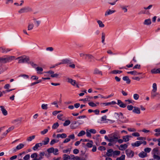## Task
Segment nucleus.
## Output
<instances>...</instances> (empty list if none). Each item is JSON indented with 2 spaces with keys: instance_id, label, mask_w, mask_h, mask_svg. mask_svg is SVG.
Here are the masks:
<instances>
[{
  "instance_id": "nucleus-1",
  "label": "nucleus",
  "mask_w": 160,
  "mask_h": 160,
  "mask_svg": "<svg viewBox=\"0 0 160 160\" xmlns=\"http://www.w3.org/2000/svg\"><path fill=\"white\" fill-rule=\"evenodd\" d=\"M16 59H19V63H29L34 68H36L37 66L36 64L32 62H28L29 60V58L25 55L19 57L17 58Z\"/></svg>"
},
{
  "instance_id": "nucleus-2",
  "label": "nucleus",
  "mask_w": 160,
  "mask_h": 160,
  "mask_svg": "<svg viewBox=\"0 0 160 160\" xmlns=\"http://www.w3.org/2000/svg\"><path fill=\"white\" fill-rule=\"evenodd\" d=\"M15 57L13 56H6L4 57L0 58V62L3 63H6L9 62L14 59Z\"/></svg>"
},
{
  "instance_id": "nucleus-3",
  "label": "nucleus",
  "mask_w": 160,
  "mask_h": 160,
  "mask_svg": "<svg viewBox=\"0 0 160 160\" xmlns=\"http://www.w3.org/2000/svg\"><path fill=\"white\" fill-rule=\"evenodd\" d=\"M114 115L115 118L118 120L122 122V119L123 118V116L122 112H115Z\"/></svg>"
},
{
  "instance_id": "nucleus-4",
  "label": "nucleus",
  "mask_w": 160,
  "mask_h": 160,
  "mask_svg": "<svg viewBox=\"0 0 160 160\" xmlns=\"http://www.w3.org/2000/svg\"><path fill=\"white\" fill-rule=\"evenodd\" d=\"M125 153L127 156L129 158L133 157L134 154V152L133 151L128 149L126 150Z\"/></svg>"
},
{
  "instance_id": "nucleus-5",
  "label": "nucleus",
  "mask_w": 160,
  "mask_h": 160,
  "mask_svg": "<svg viewBox=\"0 0 160 160\" xmlns=\"http://www.w3.org/2000/svg\"><path fill=\"white\" fill-rule=\"evenodd\" d=\"M72 60L68 58H66L63 59L61 60V62L59 63V64H72Z\"/></svg>"
},
{
  "instance_id": "nucleus-6",
  "label": "nucleus",
  "mask_w": 160,
  "mask_h": 160,
  "mask_svg": "<svg viewBox=\"0 0 160 160\" xmlns=\"http://www.w3.org/2000/svg\"><path fill=\"white\" fill-rule=\"evenodd\" d=\"M31 9L28 7H26L22 8L18 12L22 13L27 12L31 11Z\"/></svg>"
},
{
  "instance_id": "nucleus-7",
  "label": "nucleus",
  "mask_w": 160,
  "mask_h": 160,
  "mask_svg": "<svg viewBox=\"0 0 160 160\" xmlns=\"http://www.w3.org/2000/svg\"><path fill=\"white\" fill-rule=\"evenodd\" d=\"M110 135V136L113 138V139L115 140V141H116L117 139H118L120 138V136L118 133L117 132H114Z\"/></svg>"
},
{
  "instance_id": "nucleus-8",
  "label": "nucleus",
  "mask_w": 160,
  "mask_h": 160,
  "mask_svg": "<svg viewBox=\"0 0 160 160\" xmlns=\"http://www.w3.org/2000/svg\"><path fill=\"white\" fill-rule=\"evenodd\" d=\"M117 104L121 108H125L126 107V104L123 103L121 100H118Z\"/></svg>"
},
{
  "instance_id": "nucleus-9",
  "label": "nucleus",
  "mask_w": 160,
  "mask_h": 160,
  "mask_svg": "<svg viewBox=\"0 0 160 160\" xmlns=\"http://www.w3.org/2000/svg\"><path fill=\"white\" fill-rule=\"evenodd\" d=\"M128 147V145L126 144L120 145V147L118 148L119 150L121 151H124Z\"/></svg>"
},
{
  "instance_id": "nucleus-10",
  "label": "nucleus",
  "mask_w": 160,
  "mask_h": 160,
  "mask_svg": "<svg viewBox=\"0 0 160 160\" xmlns=\"http://www.w3.org/2000/svg\"><path fill=\"white\" fill-rule=\"evenodd\" d=\"M43 144L42 143H36L35 145L33 147L32 149L36 151L39 148L41 147L42 146Z\"/></svg>"
},
{
  "instance_id": "nucleus-11",
  "label": "nucleus",
  "mask_w": 160,
  "mask_h": 160,
  "mask_svg": "<svg viewBox=\"0 0 160 160\" xmlns=\"http://www.w3.org/2000/svg\"><path fill=\"white\" fill-rule=\"evenodd\" d=\"M116 12V11L115 10H111L110 9L108 10L106 12L105 14V16H107L108 15L111 14Z\"/></svg>"
},
{
  "instance_id": "nucleus-12",
  "label": "nucleus",
  "mask_w": 160,
  "mask_h": 160,
  "mask_svg": "<svg viewBox=\"0 0 160 160\" xmlns=\"http://www.w3.org/2000/svg\"><path fill=\"white\" fill-rule=\"evenodd\" d=\"M132 112L135 113L139 114L140 113V109L137 107H134V109L132 110Z\"/></svg>"
},
{
  "instance_id": "nucleus-13",
  "label": "nucleus",
  "mask_w": 160,
  "mask_h": 160,
  "mask_svg": "<svg viewBox=\"0 0 160 160\" xmlns=\"http://www.w3.org/2000/svg\"><path fill=\"white\" fill-rule=\"evenodd\" d=\"M132 137L129 135H127L123 136L122 138L124 142H127L129 140V138H132Z\"/></svg>"
},
{
  "instance_id": "nucleus-14",
  "label": "nucleus",
  "mask_w": 160,
  "mask_h": 160,
  "mask_svg": "<svg viewBox=\"0 0 160 160\" xmlns=\"http://www.w3.org/2000/svg\"><path fill=\"white\" fill-rule=\"evenodd\" d=\"M67 137V134L64 133H63L61 134H57L56 135V138H66Z\"/></svg>"
},
{
  "instance_id": "nucleus-15",
  "label": "nucleus",
  "mask_w": 160,
  "mask_h": 160,
  "mask_svg": "<svg viewBox=\"0 0 160 160\" xmlns=\"http://www.w3.org/2000/svg\"><path fill=\"white\" fill-rule=\"evenodd\" d=\"M141 141H136L134 143H132L131 145L132 147H137L139 146L141 144Z\"/></svg>"
},
{
  "instance_id": "nucleus-16",
  "label": "nucleus",
  "mask_w": 160,
  "mask_h": 160,
  "mask_svg": "<svg viewBox=\"0 0 160 160\" xmlns=\"http://www.w3.org/2000/svg\"><path fill=\"white\" fill-rule=\"evenodd\" d=\"M113 149H110L107 150V152L106 153V155L108 157H112V154H113Z\"/></svg>"
},
{
  "instance_id": "nucleus-17",
  "label": "nucleus",
  "mask_w": 160,
  "mask_h": 160,
  "mask_svg": "<svg viewBox=\"0 0 160 160\" xmlns=\"http://www.w3.org/2000/svg\"><path fill=\"white\" fill-rule=\"evenodd\" d=\"M1 110L2 112V114L4 116H6L8 114V112L5 109L3 106H0Z\"/></svg>"
},
{
  "instance_id": "nucleus-18",
  "label": "nucleus",
  "mask_w": 160,
  "mask_h": 160,
  "mask_svg": "<svg viewBox=\"0 0 160 160\" xmlns=\"http://www.w3.org/2000/svg\"><path fill=\"white\" fill-rule=\"evenodd\" d=\"M67 79L68 80V82L70 83L73 86H75L76 84V82L75 80L69 78H68Z\"/></svg>"
},
{
  "instance_id": "nucleus-19",
  "label": "nucleus",
  "mask_w": 160,
  "mask_h": 160,
  "mask_svg": "<svg viewBox=\"0 0 160 160\" xmlns=\"http://www.w3.org/2000/svg\"><path fill=\"white\" fill-rule=\"evenodd\" d=\"M151 72L153 74L160 73V68L153 69L151 70Z\"/></svg>"
},
{
  "instance_id": "nucleus-20",
  "label": "nucleus",
  "mask_w": 160,
  "mask_h": 160,
  "mask_svg": "<svg viewBox=\"0 0 160 160\" xmlns=\"http://www.w3.org/2000/svg\"><path fill=\"white\" fill-rule=\"evenodd\" d=\"M14 128V126H12L10 128H9L8 129H7L5 132H4L3 134V136H6L8 132H10V131H12V130H13Z\"/></svg>"
},
{
  "instance_id": "nucleus-21",
  "label": "nucleus",
  "mask_w": 160,
  "mask_h": 160,
  "mask_svg": "<svg viewBox=\"0 0 160 160\" xmlns=\"http://www.w3.org/2000/svg\"><path fill=\"white\" fill-rule=\"evenodd\" d=\"M138 156L140 158H143L147 157V153L142 151L138 154Z\"/></svg>"
},
{
  "instance_id": "nucleus-22",
  "label": "nucleus",
  "mask_w": 160,
  "mask_h": 160,
  "mask_svg": "<svg viewBox=\"0 0 160 160\" xmlns=\"http://www.w3.org/2000/svg\"><path fill=\"white\" fill-rule=\"evenodd\" d=\"M151 23V21L150 19H145L143 22V24L147 25H149Z\"/></svg>"
},
{
  "instance_id": "nucleus-23",
  "label": "nucleus",
  "mask_w": 160,
  "mask_h": 160,
  "mask_svg": "<svg viewBox=\"0 0 160 160\" xmlns=\"http://www.w3.org/2000/svg\"><path fill=\"white\" fill-rule=\"evenodd\" d=\"M122 79L124 81H126V83L128 84H129L130 83L131 80L129 79L128 77L127 76L123 77Z\"/></svg>"
},
{
  "instance_id": "nucleus-24",
  "label": "nucleus",
  "mask_w": 160,
  "mask_h": 160,
  "mask_svg": "<svg viewBox=\"0 0 160 160\" xmlns=\"http://www.w3.org/2000/svg\"><path fill=\"white\" fill-rule=\"evenodd\" d=\"M1 51L2 53H7L11 50L8 48H5L2 47L1 48Z\"/></svg>"
},
{
  "instance_id": "nucleus-25",
  "label": "nucleus",
  "mask_w": 160,
  "mask_h": 160,
  "mask_svg": "<svg viewBox=\"0 0 160 160\" xmlns=\"http://www.w3.org/2000/svg\"><path fill=\"white\" fill-rule=\"evenodd\" d=\"M83 123V121H82L80 120H78L75 121H74L72 122V124L75 125L77 123H78V125H80L82 124Z\"/></svg>"
},
{
  "instance_id": "nucleus-26",
  "label": "nucleus",
  "mask_w": 160,
  "mask_h": 160,
  "mask_svg": "<svg viewBox=\"0 0 160 160\" xmlns=\"http://www.w3.org/2000/svg\"><path fill=\"white\" fill-rule=\"evenodd\" d=\"M93 74H100L102 75V72L101 71H100L99 69L96 68L94 69Z\"/></svg>"
},
{
  "instance_id": "nucleus-27",
  "label": "nucleus",
  "mask_w": 160,
  "mask_h": 160,
  "mask_svg": "<svg viewBox=\"0 0 160 160\" xmlns=\"http://www.w3.org/2000/svg\"><path fill=\"white\" fill-rule=\"evenodd\" d=\"M45 153L42 152H40L39 157L38 158L39 160H41L43 158V157L44 156Z\"/></svg>"
},
{
  "instance_id": "nucleus-28",
  "label": "nucleus",
  "mask_w": 160,
  "mask_h": 160,
  "mask_svg": "<svg viewBox=\"0 0 160 160\" xmlns=\"http://www.w3.org/2000/svg\"><path fill=\"white\" fill-rule=\"evenodd\" d=\"M49 138L48 137H46L45 138V140L42 141V143L43 145H46L49 142Z\"/></svg>"
},
{
  "instance_id": "nucleus-29",
  "label": "nucleus",
  "mask_w": 160,
  "mask_h": 160,
  "mask_svg": "<svg viewBox=\"0 0 160 160\" xmlns=\"http://www.w3.org/2000/svg\"><path fill=\"white\" fill-rule=\"evenodd\" d=\"M34 27V25L33 23H29L28 27V30L30 31L32 30Z\"/></svg>"
},
{
  "instance_id": "nucleus-30",
  "label": "nucleus",
  "mask_w": 160,
  "mask_h": 160,
  "mask_svg": "<svg viewBox=\"0 0 160 160\" xmlns=\"http://www.w3.org/2000/svg\"><path fill=\"white\" fill-rule=\"evenodd\" d=\"M122 72V71L120 70H114L113 71H112L111 72V73L113 74H117V73H120Z\"/></svg>"
},
{
  "instance_id": "nucleus-31",
  "label": "nucleus",
  "mask_w": 160,
  "mask_h": 160,
  "mask_svg": "<svg viewBox=\"0 0 160 160\" xmlns=\"http://www.w3.org/2000/svg\"><path fill=\"white\" fill-rule=\"evenodd\" d=\"M35 68L36 71L39 72H38V73H39L40 74H42V73L40 72H42L43 71V69L42 68L38 67L37 68L36 67Z\"/></svg>"
},
{
  "instance_id": "nucleus-32",
  "label": "nucleus",
  "mask_w": 160,
  "mask_h": 160,
  "mask_svg": "<svg viewBox=\"0 0 160 160\" xmlns=\"http://www.w3.org/2000/svg\"><path fill=\"white\" fill-rule=\"evenodd\" d=\"M93 142L92 141H90L89 142H88L86 144V146L88 148H90L92 147Z\"/></svg>"
},
{
  "instance_id": "nucleus-33",
  "label": "nucleus",
  "mask_w": 160,
  "mask_h": 160,
  "mask_svg": "<svg viewBox=\"0 0 160 160\" xmlns=\"http://www.w3.org/2000/svg\"><path fill=\"white\" fill-rule=\"evenodd\" d=\"M109 138L108 140V141L110 142H114V143H115V140L113 139V138L110 136V135L109 136Z\"/></svg>"
},
{
  "instance_id": "nucleus-34",
  "label": "nucleus",
  "mask_w": 160,
  "mask_h": 160,
  "mask_svg": "<svg viewBox=\"0 0 160 160\" xmlns=\"http://www.w3.org/2000/svg\"><path fill=\"white\" fill-rule=\"evenodd\" d=\"M128 7V6H123L122 5H120V7L122 9V10L124 11V12H126L128 11V9L127 8Z\"/></svg>"
},
{
  "instance_id": "nucleus-35",
  "label": "nucleus",
  "mask_w": 160,
  "mask_h": 160,
  "mask_svg": "<svg viewBox=\"0 0 160 160\" xmlns=\"http://www.w3.org/2000/svg\"><path fill=\"white\" fill-rule=\"evenodd\" d=\"M97 22L100 27L103 28L104 27V25L102 23L101 21L98 20L97 21Z\"/></svg>"
},
{
  "instance_id": "nucleus-36",
  "label": "nucleus",
  "mask_w": 160,
  "mask_h": 160,
  "mask_svg": "<svg viewBox=\"0 0 160 160\" xmlns=\"http://www.w3.org/2000/svg\"><path fill=\"white\" fill-rule=\"evenodd\" d=\"M24 145L23 144L21 143H20L16 147L17 149L18 150H20L23 148L24 147Z\"/></svg>"
},
{
  "instance_id": "nucleus-37",
  "label": "nucleus",
  "mask_w": 160,
  "mask_h": 160,
  "mask_svg": "<svg viewBox=\"0 0 160 160\" xmlns=\"http://www.w3.org/2000/svg\"><path fill=\"white\" fill-rule=\"evenodd\" d=\"M63 158L65 160L70 159V156L66 154H64L63 155Z\"/></svg>"
},
{
  "instance_id": "nucleus-38",
  "label": "nucleus",
  "mask_w": 160,
  "mask_h": 160,
  "mask_svg": "<svg viewBox=\"0 0 160 160\" xmlns=\"http://www.w3.org/2000/svg\"><path fill=\"white\" fill-rule=\"evenodd\" d=\"M102 43H103L104 44H105V43H104V41L105 34L104 32H102Z\"/></svg>"
},
{
  "instance_id": "nucleus-39",
  "label": "nucleus",
  "mask_w": 160,
  "mask_h": 160,
  "mask_svg": "<svg viewBox=\"0 0 160 160\" xmlns=\"http://www.w3.org/2000/svg\"><path fill=\"white\" fill-rule=\"evenodd\" d=\"M153 89L152 91H153L154 92H156L157 90V84L156 83H154L152 85Z\"/></svg>"
},
{
  "instance_id": "nucleus-40",
  "label": "nucleus",
  "mask_w": 160,
  "mask_h": 160,
  "mask_svg": "<svg viewBox=\"0 0 160 160\" xmlns=\"http://www.w3.org/2000/svg\"><path fill=\"white\" fill-rule=\"evenodd\" d=\"M59 125L58 122L54 123L52 126V128L53 129H56L59 126Z\"/></svg>"
},
{
  "instance_id": "nucleus-41",
  "label": "nucleus",
  "mask_w": 160,
  "mask_h": 160,
  "mask_svg": "<svg viewBox=\"0 0 160 160\" xmlns=\"http://www.w3.org/2000/svg\"><path fill=\"white\" fill-rule=\"evenodd\" d=\"M85 134V131L82 130L78 134V137H81L82 136Z\"/></svg>"
},
{
  "instance_id": "nucleus-42",
  "label": "nucleus",
  "mask_w": 160,
  "mask_h": 160,
  "mask_svg": "<svg viewBox=\"0 0 160 160\" xmlns=\"http://www.w3.org/2000/svg\"><path fill=\"white\" fill-rule=\"evenodd\" d=\"M71 123V122L69 120H66L63 124V125L64 126H66L68 125Z\"/></svg>"
},
{
  "instance_id": "nucleus-43",
  "label": "nucleus",
  "mask_w": 160,
  "mask_h": 160,
  "mask_svg": "<svg viewBox=\"0 0 160 160\" xmlns=\"http://www.w3.org/2000/svg\"><path fill=\"white\" fill-rule=\"evenodd\" d=\"M17 150H18L17 149L16 147V148H13L12 149L9 150V153H12L15 152Z\"/></svg>"
},
{
  "instance_id": "nucleus-44",
  "label": "nucleus",
  "mask_w": 160,
  "mask_h": 160,
  "mask_svg": "<svg viewBox=\"0 0 160 160\" xmlns=\"http://www.w3.org/2000/svg\"><path fill=\"white\" fill-rule=\"evenodd\" d=\"M62 151L63 153L69 154L71 151V149L68 148L67 149L63 150Z\"/></svg>"
},
{
  "instance_id": "nucleus-45",
  "label": "nucleus",
  "mask_w": 160,
  "mask_h": 160,
  "mask_svg": "<svg viewBox=\"0 0 160 160\" xmlns=\"http://www.w3.org/2000/svg\"><path fill=\"white\" fill-rule=\"evenodd\" d=\"M125 155H122L120 157L117 158L116 160H124L125 159Z\"/></svg>"
},
{
  "instance_id": "nucleus-46",
  "label": "nucleus",
  "mask_w": 160,
  "mask_h": 160,
  "mask_svg": "<svg viewBox=\"0 0 160 160\" xmlns=\"http://www.w3.org/2000/svg\"><path fill=\"white\" fill-rule=\"evenodd\" d=\"M54 148L53 147H52L48 149L47 152L48 153H51L52 152L53 153V152L54 151Z\"/></svg>"
},
{
  "instance_id": "nucleus-47",
  "label": "nucleus",
  "mask_w": 160,
  "mask_h": 160,
  "mask_svg": "<svg viewBox=\"0 0 160 160\" xmlns=\"http://www.w3.org/2000/svg\"><path fill=\"white\" fill-rule=\"evenodd\" d=\"M35 138V136L33 135L32 136H30L28 138L27 140L29 142L32 141L33 139H34Z\"/></svg>"
},
{
  "instance_id": "nucleus-48",
  "label": "nucleus",
  "mask_w": 160,
  "mask_h": 160,
  "mask_svg": "<svg viewBox=\"0 0 160 160\" xmlns=\"http://www.w3.org/2000/svg\"><path fill=\"white\" fill-rule=\"evenodd\" d=\"M59 141V140H55V139H52V140L51 141L50 144L51 145H52L53 144H54L55 143L58 142Z\"/></svg>"
},
{
  "instance_id": "nucleus-49",
  "label": "nucleus",
  "mask_w": 160,
  "mask_h": 160,
  "mask_svg": "<svg viewBox=\"0 0 160 160\" xmlns=\"http://www.w3.org/2000/svg\"><path fill=\"white\" fill-rule=\"evenodd\" d=\"M128 74H130L132 75H137V72L136 71L127 72Z\"/></svg>"
},
{
  "instance_id": "nucleus-50",
  "label": "nucleus",
  "mask_w": 160,
  "mask_h": 160,
  "mask_svg": "<svg viewBox=\"0 0 160 160\" xmlns=\"http://www.w3.org/2000/svg\"><path fill=\"white\" fill-rule=\"evenodd\" d=\"M41 108L43 109L47 110L48 109V105L47 104H43L41 105Z\"/></svg>"
},
{
  "instance_id": "nucleus-51",
  "label": "nucleus",
  "mask_w": 160,
  "mask_h": 160,
  "mask_svg": "<svg viewBox=\"0 0 160 160\" xmlns=\"http://www.w3.org/2000/svg\"><path fill=\"white\" fill-rule=\"evenodd\" d=\"M120 153V151H113V155H116V156H118L119 155Z\"/></svg>"
},
{
  "instance_id": "nucleus-52",
  "label": "nucleus",
  "mask_w": 160,
  "mask_h": 160,
  "mask_svg": "<svg viewBox=\"0 0 160 160\" xmlns=\"http://www.w3.org/2000/svg\"><path fill=\"white\" fill-rule=\"evenodd\" d=\"M30 158V155L29 154L26 155L23 158V159L24 160H28Z\"/></svg>"
},
{
  "instance_id": "nucleus-53",
  "label": "nucleus",
  "mask_w": 160,
  "mask_h": 160,
  "mask_svg": "<svg viewBox=\"0 0 160 160\" xmlns=\"http://www.w3.org/2000/svg\"><path fill=\"white\" fill-rule=\"evenodd\" d=\"M107 120V116L104 115L101 117V121L104 122H105V121Z\"/></svg>"
},
{
  "instance_id": "nucleus-54",
  "label": "nucleus",
  "mask_w": 160,
  "mask_h": 160,
  "mask_svg": "<svg viewBox=\"0 0 160 160\" xmlns=\"http://www.w3.org/2000/svg\"><path fill=\"white\" fill-rule=\"evenodd\" d=\"M154 158L156 160H160V157L155 154H154L153 155V156Z\"/></svg>"
},
{
  "instance_id": "nucleus-55",
  "label": "nucleus",
  "mask_w": 160,
  "mask_h": 160,
  "mask_svg": "<svg viewBox=\"0 0 160 160\" xmlns=\"http://www.w3.org/2000/svg\"><path fill=\"white\" fill-rule=\"evenodd\" d=\"M134 107H133L132 105H128L127 108L128 110L131 111L133 110Z\"/></svg>"
},
{
  "instance_id": "nucleus-56",
  "label": "nucleus",
  "mask_w": 160,
  "mask_h": 160,
  "mask_svg": "<svg viewBox=\"0 0 160 160\" xmlns=\"http://www.w3.org/2000/svg\"><path fill=\"white\" fill-rule=\"evenodd\" d=\"M38 157V154L35 152L31 154V157L32 158H35Z\"/></svg>"
},
{
  "instance_id": "nucleus-57",
  "label": "nucleus",
  "mask_w": 160,
  "mask_h": 160,
  "mask_svg": "<svg viewBox=\"0 0 160 160\" xmlns=\"http://www.w3.org/2000/svg\"><path fill=\"white\" fill-rule=\"evenodd\" d=\"M88 104L90 106L92 107H95L97 106L96 104L93 102H90Z\"/></svg>"
},
{
  "instance_id": "nucleus-58",
  "label": "nucleus",
  "mask_w": 160,
  "mask_h": 160,
  "mask_svg": "<svg viewBox=\"0 0 160 160\" xmlns=\"http://www.w3.org/2000/svg\"><path fill=\"white\" fill-rule=\"evenodd\" d=\"M41 81H42L41 80H40V79L38 80V81L37 82L32 83L31 84V86H33L36 84H38V83L40 82H41Z\"/></svg>"
},
{
  "instance_id": "nucleus-59",
  "label": "nucleus",
  "mask_w": 160,
  "mask_h": 160,
  "mask_svg": "<svg viewBox=\"0 0 160 160\" xmlns=\"http://www.w3.org/2000/svg\"><path fill=\"white\" fill-rule=\"evenodd\" d=\"M98 149L101 151H102L105 150L106 148L104 146H100L98 148Z\"/></svg>"
},
{
  "instance_id": "nucleus-60",
  "label": "nucleus",
  "mask_w": 160,
  "mask_h": 160,
  "mask_svg": "<svg viewBox=\"0 0 160 160\" xmlns=\"http://www.w3.org/2000/svg\"><path fill=\"white\" fill-rule=\"evenodd\" d=\"M133 98L135 100H137L139 98V95L137 94H134L133 95Z\"/></svg>"
},
{
  "instance_id": "nucleus-61",
  "label": "nucleus",
  "mask_w": 160,
  "mask_h": 160,
  "mask_svg": "<svg viewBox=\"0 0 160 160\" xmlns=\"http://www.w3.org/2000/svg\"><path fill=\"white\" fill-rule=\"evenodd\" d=\"M151 150V149L149 148H147L144 149V151L146 152H149Z\"/></svg>"
},
{
  "instance_id": "nucleus-62",
  "label": "nucleus",
  "mask_w": 160,
  "mask_h": 160,
  "mask_svg": "<svg viewBox=\"0 0 160 160\" xmlns=\"http://www.w3.org/2000/svg\"><path fill=\"white\" fill-rule=\"evenodd\" d=\"M48 131V130L47 129H44L41 132V133L42 135H44L47 133Z\"/></svg>"
},
{
  "instance_id": "nucleus-63",
  "label": "nucleus",
  "mask_w": 160,
  "mask_h": 160,
  "mask_svg": "<svg viewBox=\"0 0 160 160\" xmlns=\"http://www.w3.org/2000/svg\"><path fill=\"white\" fill-rule=\"evenodd\" d=\"M123 140L122 139H117L116 140V141H115V143H116L117 142H118V143H122L123 142Z\"/></svg>"
},
{
  "instance_id": "nucleus-64",
  "label": "nucleus",
  "mask_w": 160,
  "mask_h": 160,
  "mask_svg": "<svg viewBox=\"0 0 160 160\" xmlns=\"http://www.w3.org/2000/svg\"><path fill=\"white\" fill-rule=\"evenodd\" d=\"M141 66L140 65L136 64L133 67V69H139L140 68Z\"/></svg>"
}]
</instances>
